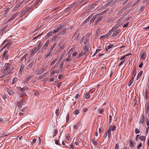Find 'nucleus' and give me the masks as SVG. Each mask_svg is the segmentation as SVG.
<instances>
[{
	"label": "nucleus",
	"mask_w": 149,
	"mask_h": 149,
	"mask_svg": "<svg viewBox=\"0 0 149 149\" xmlns=\"http://www.w3.org/2000/svg\"><path fill=\"white\" fill-rule=\"evenodd\" d=\"M34 60H33L26 67V68L27 69H29L30 68L32 67L33 65L34 64Z\"/></svg>",
	"instance_id": "12"
},
{
	"label": "nucleus",
	"mask_w": 149,
	"mask_h": 149,
	"mask_svg": "<svg viewBox=\"0 0 149 149\" xmlns=\"http://www.w3.org/2000/svg\"><path fill=\"white\" fill-rule=\"evenodd\" d=\"M139 139L141 141H145L146 140V137L145 136H141L140 137Z\"/></svg>",
	"instance_id": "35"
},
{
	"label": "nucleus",
	"mask_w": 149,
	"mask_h": 149,
	"mask_svg": "<svg viewBox=\"0 0 149 149\" xmlns=\"http://www.w3.org/2000/svg\"><path fill=\"white\" fill-rule=\"evenodd\" d=\"M113 46V45H109L106 48V51L107 52L108 50V49H109L111 48Z\"/></svg>",
	"instance_id": "36"
},
{
	"label": "nucleus",
	"mask_w": 149,
	"mask_h": 149,
	"mask_svg": "<svg viewBox=\"0 0 149 149\" xmlns=\"http://www.w3.org/2000/svg\"><path fill=\"white\" fill-rule=\"evenodd\" d=\"M7 91L8 94L10 95H11L14 93L13 91L10 89H8Z\"/></svg>",
	"instance_id": "31"
},
{
	"label": "nucleus",
	"mask_w": 149,
	"mask_h": 149,
	"mask_svg": "<svg viewBox=\"0 0 149 149\" xmlns=\"http://www.w3.org/2000/svg\"><path fill=\"white\" fill-rule=\"evenodd\" d=\"M5 65H6V67L5 69H7V70H11L10 68H12L11 64L9 63H5Z\"/></svg>",
	"instance_id": "10"
},
{
	"label": "nucleus",
	"mask_w": 149,
	"mask_h": 149,
	"mask_svg": "<svg viewBox=\"0 0 149 149\" xmlns=\"http://www.w3.org/2000/svg\"><path fill=\"white\" fill-rule=\"evenodd\" d=\"M8 51H6L3 53L2 57L5 58L6 59H8L9 57V55L7 54Z\"/></svg>",
	"instance_id": "8"
},
{
	"label": "nucleus",
	"mask_w": 149,
	"mask_h": 149,
	"mask_svg": "<svg viewBox=\"0 0 149 149\" xmlns=\"http://www.w3.org/2000/svg\"><path fill=\"white\" fill-rule=\"evenodd\" d=\"M64 62H62L61 63V65H60V69L61 70H62L63 68V65H64Z\"/></svg>",
	"instance_id": "49"
},
{
	"label": "nucleus",
	"mask_w": 149,
	"mask_h": 149,
	"mask_svg": "<svg viewBox=\"0 0 149 149\" xmlns=\"http://www.w3.org/2000/svg\"><path fill=\"white\" fill-rule=\"evenodd\" d=\"M83 56L84 55H83L82 52H81L79 54V55L77 56V57L78 58H79L82 56Z\"/></svg>",
	"instance_id": "55"
},
{
	"label": "nucleus",
	"mask_w": 149,
	"mask_h": 149,
	"mask_svg": "<svg viewBox=\"0 0 149 149\" xmlns=\"http://www.w3.org/2000/svg\"><path fill=\"white\" fill-rule=\"evenodd\" d=\"M128 56V54H127L124 56H123L120 59V60H123V59H125L126 57H127Z\"/></svg>",
	"instance_id": "53"
},
{
	"label": "nucleus",
	"mask_w": 149,
	"mask_h": 149,
	"mask_svg": "<svg viewBox=\"0 0 149 149\" xmlns=\"http://www.w3.org/2000/svg\"><path fill=\"white\" fill-rule=\"evenodd\" d=\"M98 17V15L97 14L94 16L91 20L90 23L91 24L93 22L94 20L97 18Z\"/></svg>",
	"instance_id": "11"
},
{
	"label": "nucleus",
	"mask_w": 149,
	"mask_h": 149,
	"mask_svg": "<svg viewBox=\"0 0 149 149\" xmlns=\"http://www.w3.org/2000/svg\"><path fill=\"white\" fill-rule=\"evenodd\" d=\"M148 91H147V90L146 89V92L145 93V98L146 100H147V99L148 97Z\"/></svg>",
	"instance_id": "61"
},
{
	"label": "nucleus",
	"mask_w": 149,
	"mask_h": 149,
	"mask_svg": "<svg viewBox=\"0 0 149 149\" xmlns=\"http://www.w3.org/2000/svg\"><path fill=\"white\" fill-rule=\"evenodd\" d=\"M144 118V115L142 114L141 117V118L139 122L140 124H143V123Z\"/></svg>",
	"instance_id": "18"
},
{
	"label": "nucleus",
	"mask_w": 149,
	"mask_h": 149,
	"mask_svg": "<svg viewBox=\"0 0 149 149\" xmlns=\"http://www.w3.org/2000/svg\"><path fill=\"white\" fill-rule=\"evenodd\" d=\"M125 62V60H123L118 65V66H120L121 65H123L124 63V62Z\"/></svg>",
	"instance_id": "63"
},
{
	"label": "nucleus",
	"mask_w": 149,
	"mask_h": 149,
	"mask_svg": "<svg viewBox=\"0 0 149 149\" xmlns=\"http://www.w3.org/2000/svg\"><path fill=\"white\" fill-rule=\"evenodd\" d=\"M9 9H6L4 11V14L3 15L4 17L6 16L7 14L9 12Z\"/></svg>",
	"instance_id": "29"
},
{
	"label": "nucleus",
	"mask_w": 149,
	"mask_h": 149,
	"mask_svg": "<svg viewBox=\"0 0 149 149\" xmlns=\"http://www.w3.org/2000/svg\"><path fill=\"white\" fill-rule=\"evenodd\" d=\"M116 128V126L114 125L113 126H110L109 130H110V131H114L115 130Z\"/></svg>",
	"instance_id": "15"
},
{
	"label": "nucleus",
	"mask_w": 149,
	"mask_h": 149,
	"mask_svg": "<svg viewBox=\"0 0 149 149\" xmlns=\"http://www.w3.org/2000/svg\"><path fill=\"white\" fill-rule=\"evenodd\" d=\"M134 81V79H131L129 81L128 84V86H130L132 84L133 82Z\"/></svg>",
	"instance_id": "45"
},
{
	"label": "nucleus",
	"mask_w": 149,
	"mask_h": 149,
	"mask_svg": "<svg viewBox=\"0 0 149 149\" xmlns=\"http://www.w3.org/2000/svg\"><path fill=\"white\" fill-rule=\"evenodd\" d=\"M60 112V110L59 109H56V110L55 113L57 116L59 115V113Z\"/></svg>",
	"instance_id": "43"
},
{
	"label": "nucleus",
	"mask_w": 149,
	"mask_h": 149,
	"mask_svg": "<svg viewBox=\"0 0 149 149\" xmlns=\"http://www.w3.org/2000/svg\"><path fill=\"white\" fill-rule=\"evenodd\" d=\"M66 28L62 29V30L59 33V34L64 35L66 33Z\"/></svg>",
	"instance_id": "13"
},
{
	"label": "nucleus",
	"mask_w": 149,
	"mask_h": 149,
	"mask_svg": "<svg viewBox=\"0 0 149 149\" xmlns=\"http://www.w3.org/2000/svg\"><path fill=\"white\" fill-rule=\"evenodd\" d=\"M73 6H74L73 5H71L70 6L65 9V12H70V10L73 7Z\"/></svg>",
	"instance_id": "16"
},
{
	"label": "nucleus",
	"mask_w": 149,
	"mask_h": 149,
	"mask_svg": "<svg viewBox=\"0 0 149 149\" xmlns=\"http://www.w3.org/2000/svg\"><path fill=\"white\" fill-rule=\"evenodd\" d=\"M22 4V3L21 2L18 5L16 6L14 8V10L18 9L21 6Z\"/></svg>",
	"instance_id": "20"
},
{
	"label": "nucleus",
	"mask_w": 149,
	"mask_h": 149,
	"mask_svg": "<svg viewBox=\"0 0 149 149\" xmlns=\"http://www.w3.org/2000/svg\"><path fill=\"white\" fill-rule=\"evenodd\" d=\"M111 33V32H110L109 31V33H108L107 34H106L104 35V38H108V37H111V36H109L110 35V34L109 33Z\"/></svg>",
	"instance_id": "47"
},
{
	"label": "nucleus",
	"mask_w": 149,
	"mask_h": 149,
	"mask_svg": "<svg viewBox=\"0 0 149 149\" xmlns=\"http://www.w3.org/2000/svg\"><path fill=\"white\" fill-rule=\"evenodd\" d=\"M32 51L31 54V56H33L35 53H36L39 50L37 47H36L34 49H32Z\"/></svg>",
	"instance_id": "9"
},
{
	"label": "nucleus",
	"mask_w": 149,
	"mask_h": 149,
	"mask_svg": "<svg viewBox=\"0 0 149 149\" xmlns=\"http://www.w3.org/2000/svg\"><path fill=\"white\" fill-rule=\"evenodd\" d=\"M92 142L93 143L95 146H97L98 145V144L95 139H92Z\"/></svg>",
	"instance_id": "39"
},
{
	"label": "nucleus",
	"mask_w": 149,
	"mask_h": 149,
	"mask_svg": "<svg viewBox=\"0 0 149 149\" xmlns=\"http://www.w3.org/2000/svg\"><path fill=\"white\" fill-rule=\"evenodd\" d=\"M147 108H146V112H148L147 111L149 110V101L146 104Z\"/></svg>",
	"instance_id": "57"
},
{
	"label": "nucleus",
	"mask_w": 149,
	"mask_h": 149,
	"mask_svg": "<svg viewBox=\"0 0 149 149\" xmlns=\"http://www.w3.org/2000/svg\"><path fill=\"white\" fill-rule=\"evenodd\" d=\"M58 60L57 59V58H55V59H54V60H53L52 62L51 63H50V65L51 66H52V65H53Z\"/></svg>",
	"instance_id": "48"
},
{
	"label": "nucleus",
	"mask_w": 149,
	"mask_h": 149,
	"mask_svg": "<svg viewBox=\"0 0 149 149\" xmlns=\"http://www.w3.org/2000/svg\"><path fill=\"white\" fill-rule=\"evenodd\" d=\"M56 45V44H53V45H52V47L50 49V51H51L52 52V51L53 50V49L55 47Z\"/></svg>",
	"instance_id": "59"
},
{
	"label": "nucleus",
	"mask_w": 149,
	"mask_h": 149,
	"mask_svg": "<svg viewBox=\"0 0 149 149\" xmlns=\"http://www.w3.org/2000/svg\"><path fill=\"white\" fill-rule=\"evenodd\" d=\"M65 47L64 45L60 46L58 49V51L59 52H60L62 50L65 48Z\"/></svg>",
	"instance_id": "32"
},
{
	"label": "nucleus",
	"mask_w": 149,
	"mask_h": 149,
	"mask_svg": "<svg viewBox=\"0 0 149 149\" xmlns=\"http://www.w3.org/2000/svg\"><path fill=\"white\" fill-rule=\"evenodd\" d=\"M32 77V76H30L27 77L25 80L24 82L26 83Z\"/></svg>",
	"instance_id": "33"
},
{
	"label": "nucleus",
	"mask_w": 149,
	"mask_h": 149,
	"mask_svg": "<svg viewBox=\"0 0 149 149\" xmlns=\"http://www.w3.org/2000/svg\"><path fill=\"white\" fill-rule=\"evenodd\" d=\"M53 34L52 31L49 32L47 34L48 37L51 36Z\"/></svg>",
	"instance_id": "54"
},
{
	"label": "nucleus",
	"mask_w": 149,
	"mask_h": 149,
	"mask_svg": "<svg viewBox=\"0 0 149 149\" xmlns=\"http://www.w3.org/2000/svg\"><path fill=\"white\" fill-rule=\"evenodd\" d=\"M12 43L11 42H9L8 43L6 44V46H7V48L8 49H9Z\"/></svg>",
	"instance_id": "40"
},
{
	"label": "nucleus",
	"mask_w": 149,
	"mask_h": 149,
	"mask_svg": "<svg viewBox=\"0 0 149 149\" xmlns=\"http://www.w3.org/2000/svg\"><path fill=\"white\" fill-rule=\"evenodd\" d=\"M146 56V52H144L141 55L140 58L141 60H143L145 58Z\"/></svg>",
	"instance_id": "22"
},
{
	"label": "nucleus",
	"mask_w": 149,
	"mask_h": 149,
	"mask_svg": "<svg viewBox=\"0 0 149 149\" xmlns=\"http://www.w3.org/2000/svg\"><path fill=\"white\" fill-rule=\"evenodd\" d=\"M5 28H2L0 29V34H1L3 32L5 31Z\"/></svg>",
	"instance_id": "58"
},
{
	"label": "nucleus",
	"mask_w": 149,
	"mask_h": 149,
	"mask_svg": "<svg viewBox=\"0 0 149 149\" xmlns=\"http://www.w3.org/2000/svg\"><path fill=\"white\" fill-rule=\"evenodd\" d=\"M26 95V93L23 91H19L18 92V95L20 97H23Z\"/></svg>",
	"instance_id": "6"
},
{
	"label": "nucleus",
	"mask_w": 149,
	"mask_h": 149,
	"mask_svg": "<svg viewBox=\"0 0 149 149\" xmlns=\"http://www.w3.org/2000/svg\"><path fill=\"white\" fill-rule=\"evenodd\" d=\"M125 10V8H122L121 10L119 11L118 12V14H120L122 13Z\"/></svg>",
	"instance_id": "44"
},
{
	"label": "nucleus",
	"mask_w": 149,
	"mask_h": 149,
	"mask_svg": "<svg viewBox=\"0 0 149 149\" xmlns=\"http://www.w3.org/2000/svg\"><path fill=\"white\" fill-rule=\"evenodd\" d=\"M46 67H42L40 70H38V71L37 74L38 75H39L40 74L44 72V71H45L46 69Z\"/></svg>",
	"instance_id": "1"
},
{
	"label": "nucleus",
	"mask_w": 149,
	"mask_h": 149,
	"mask_svg": "<svg viewBox=\"0 0 149 149\" xmlns=\"http://www.w3.org/2000/svg\"><path fill=\"white\" fill-rule=\"evenodd\" d=\"M106 10H104L103 11V12H101V13H100L97 14L98 15V16H99L100 15H103V14L105 13H106Z\"/></svg>",
	"instance_id": "60"
},
{
	"label": "nucleus",
	"mask_w": 149,
	"mask_h": 149,
	"mask_svg": "<svg viewBox=\"0 0 149 149\" xmlns=\"http://www.w3.org/2000/svg\"><path fill=\"white\" fill-rule=\"evenodd\" d=\"M49 44V41H47V42L43 45L42 48V49H45L46 47H47L48 46Z\"/></svg>",
	"instance_id": "23"
},
{
	"label": "nucleus",
	"mask_w": 149,
	"mask_h": 149,
	"mask_svg": "<svg viewBox=\"0 0 149 149\" xmlns=\"http://www.w3.org/2000/svg\"><path fill=\"white\" fill-rule=\"evenodd\" d=\"M31 9L30 7L26 8L23 11H22L21 14V17H22L26 13H27L29 10Z\"/></svg>",
	"instance_id": "5"
},
{
	"label": "nucleus",
	"mask_w": 149,
	"mask_h": 149,
	"mask_svg": "<svg viewBox=\"0 0 149 149\" xmlns=\"http://www.w3.org/2000/svg\"><path fill=\"white\" fill-rule=\"evenodd\" d=\"M61 82H58V81H55L54 82V84L55 85H57V86L58 87H59L61 86Z\"/></svg>",
	"instance_id": "42"
},
{
	"label": "nucleus",
	"mask_w": 149,
	"mask_h": 149,
	"mask_svg": "<svg viewBox=\"0 0 149 149\" xmlns=\"http://www.w3.org/2000/svg\"><path fill=\"white\" fill-rule=\"evenodd\" d=\"M73 37H76L74 40V41L76 42H78L80 38V35L79 33H75L74 34Z\"/></svg>",
	"instance_id": "2"
},
{
	"label": "nucleus",
	"mask_w": 149,
	"mask_h": 149,
	"mask_svg": "<svg viewBox=\"0 0 149 149\" xmlns=\"http://www.w3.org/2000/svg\"><path fill=\"white\" fill-rule=\"evenodd\" d=\"M129 0H119V1H121V3L123 5H125L128 1Z\"/></svg>",
	"instance_id": "24"
},
{
	"label": "nucleus",
	"mask_w": 149,
	"mask_h": 149,
	"mask_svg": "<svg viewBox=\"0 0 149 149\" xmlns=\"http://www.w3.org/2000/svg\"><path fill=\"white\" fill-rule=\"evenodd\" d=\"M24 60V61H25L26 60V58L23 56L19 60V62H21Z\"/></svg>",
	"instance_id": "46"
},
{
	"label": "nucleus",
	"mask_w": 149,
	"mask_h": 149,
	"mask_svg": "<svg viewBox=\"0 0 149 149\" xmlns=\"http://www.w3.org/2000/svg\"><path fill=\"white\" fill-rule=\"evenodd\" d=\"M103 16H101L98 17L96 19L95 21V22L94 24V25H96L98 24L99 23V22L101 21L103 19Z\"/></svg>",
	"instance_id": "4"
},
{
	"label": "nucleus",
	"mask_w": 149,
	"mask_h": 149,
	"mask_svg": "<svg viewBox=\"0 0 149 149\" xmlns=\"http://www.w3.org/2000/svg\"><path fill=\"white\" fill-rule=\"evenodd\" d=\"M118 27V25H116L114 26L112 28V29L109 31L110 32H111L113 30H115Z\"/></svg>",
	"instance_id": "27"
},
{
	"label": "nucleus",
	"mask_w": 149,
	"mask_h": 149,
	"mask_svg": "<svg viewBox=\"0 0 149 149\" xmlns=\"http://www.w3.org/2000/svg\"><path fill=\"white\" fill-rule=\"evenodd\" d=\"M59 73V72L57 70L53 71L50 74V77H52L53 76V75L55 74V73Z\"/></svg>",
	"instance_id": "38"
},
{
	"label": "nucleus",
	"mask_w": 149,
	"mask_h": 149,
	"mask_svg": "<svg viewBox=\"0 0 149 149\" xmlns=\"http://www.w3.org/2000/svg\"><path fill=\"white\" fill-rule=\"evenodd\" d=\"M62 27V26H61V25H60V27H58V28L56 30H54L53 32L52 33H53V34H54L58 32L61 29Z\"/></svg>",
	"instance_id": "14"
},
{
	"label": "nucleus",
	"mask_w": 149,
	"mask_h": 149,
	"mask_svg": "<svg viewBox=\"0 0 149 149\" xmlns=\"http://www.w3.org/2000/svg\"><path fill=\"white\" fill-rule=\"evenodd\" d=\"M107 134L108 133V137L109 138H110L111 136V132L110 130H108L107 132Z\"/></svg>",
	"instance_id": "52"
},
{
	"label": "nucleus",
	"mask_w": 149,
	"mask_h": 149,
	"mask_svg": "<svg viewBox=\"0 0 149 149\" xmlns=\"http://www.w3.org/2000/svg\"><path fill=\"white\" fill-rule=\"evenodd\" d=\"M98 3L97 1H96L95 2V3H93V4H91L90 6V7L91 8V9H93L95 7L94 6H96L97 5V3Z\"/></svg>",
	"instance_id": "25"
},
{
	"label": "nucleus",
	"mask_w": 149,
	"mask_h": 149,
	"mask_svg": "<svg viewBox=\"0 0 149 149\" xmlns=\"http://www.w3.org/2000/svg\"><path fill=\"white\" fill-rule=\"evenodd\" d=\"M18 80V79L17 77H14L12 80V84L13 85Z\"/></svg>",
	"instance_id": "30"
},
{
	"label": "nucleus",
	"mask_w": 149,
	"mask_h": 149,
	"mask_svg": "<svg viewBox=\"0 0 149 149\" xmlns=\"http://www.w3.org/2000/svg\"><path fill=\"white\" fill-rule=\"evenodd\" d=\"M24 65L23 64L20 67L19 73L20 74H21V73L23 71L24 69Z\"/></svg>",
	"instance_id": "19"
},
{
	"label": "nucleus",
	"mask_w": 149,
	"mask_h": 149,
	"mask_svg": "<svg viewBox=\"0 0 149 149\" xmlns=\"http://www.w3.org/2000/svg\"><path fill=\"white\" fill-rule=\"evenodd\" d=\"M72 60V58L70 57V56L69 54L67 58L66 59V61L67 62H69Z\"/></svg>",
	"instance_id": "21"
},
{
	"label": "nucleus",
	"mask_w": 149,
	"mask_h": 149,
	"mask_svg": "<svg viewBox=\"0 0 149 149\" xmlns=\"http://www.w3.org/2000/svg\"><path fill=\"white\" fill-rule=\"evenodd\" d=\"M57 132H58L57 130V129H55L54 130V133H53L54 134V135L53 136V137H54L55 136Z\"/></svg>",
	"instance_id": "51"
},
{
	"label": "nucleus",
	"mask_w": 149,
	"mask_h": 149,
	"mask_svg": "<svg viewBox=\"0 0 149 149\" xmlns=\"http://www.w3.org/2000/svg\"><path fill=\"white\" fill-rule=\"evenodd\" d=\"M23 102L22 100L20 101L19 102H18L17 104L18 106L20 108H21L22 107L23 105Z\"/></svg>",
	"instance_id": "26"
},
{
	"label": "nucleus",
	"mask_w": 149,
	"mask_h": 149,
	"mask_svg": "<svg viewBox=\"0 0 149 149\" xmlns=\"http://www.w3.org/2000/svg\"><path fill=\"white\" fill-rule=\"evenodd\" d=\"M20 88L21 89V90L20 91H25V90H26L28 88L26 87H24L23 88H22L21 87H20Z\"/></svg>",
	"instance_id": "56"
},
{
	"label": "nucleus",
	"mask_w": 149,
	"mask_h": 149,
	"mask_svg": "<svg viewBox=\"0 0 149 149\" xmlns=\"http://www.w3.org/2000/svg\"><path fill=\"white\" fill-rule=\"evenodd\" d=\"M90 95L89 92H87L85 95V98L87 99L89 98Z\"/></svg>",
	"instance_id": "41"
},
{
	"label": "nucleus",
	"mask_w": 149,
	"mask_h": 149,
	"mask_svg": "<svg viewBox=\"0 0 149 149\" xmlns=\"http://www.w3.org/2000/svg\"><path fill=\"white\" fill-rule=\"evenodd\" d=\"M52 53V52L49 51V53L48 54L45 56V59L47 58L48 56H49Z\"/></svg>",
	"instance_id": "62"
},
{
	"label": "nucleus",
	"mask_w": 149,
	"mask_h": 149,
	"mask_svg": "<svg viewBox=\"0 0 149 149\" xmlns=\"http://www.w3.org/2000/svg\"><path fill=\"white\" fill-rule=\"evenodd\" d=\"M120 31V30L119 29L115 31V33L112 35L111 37H113L116 36L117 35V34L119 33Z\"/></svg>",
	"instance_id": "17"
},
{
	"label": "nucleus",
	"mask_w": 149,
	"mask_h": 149,
	"mask_svg": "<svg viewBox=\"0 0 149 149\" xmlns=\"http://www.w3.org/2000/svg\"><path fill=\"white\" fill-rule=\"evenodd\" d=\"M10 70L5 69L3 71V77L8 75L10 73Z\"/></svg>",
	"instance_id": "3"
},
{
	"label": "nucleus",
	"mask_w": 149,
	"mask_h": 149,
	"mask_svg": "<svg viewBox=\"0 0 149 149\" xmlns=\"http://www.w3.org/2000/svg\"><path fill=\"white\" fill-rule=\"evenodd\" d=\"M89 49V45H86L85 46L84 48V49L85 51H87Z\"/></svg>",
	"instance_id": "50"
},
{
	"label": "nucleus",
	"mask_w": 149,
	"mask_h": 149,
	"mask_svg": "<svg viewBox=\"0 0 149 149\" xmlns=\"http://www.w3.org/2000/svg\"><path fill=\"white\" fill-rule=\"evenodd\" d=\"M134 146V144L133 143V141L130 140V144L129 146L131 148H132Z\"/></svg>",
	"instance_id": "28"
},
{
	"label": "nucleus",
	"mask_w": 149,
	"mask_h": 149,
	"mask_svg": "<svg viewBox=\"0 0 149 149\" xmlns=\"http://www.w3.org/2000/svg\"><path fill=\"white\" fill-rule=\"evenodd\" d=\"M143 73V71H141L138 74L137 77V79L136 80H138L140 77L142 75V73Z\"/></svg>",
	"instance_id": "34"
},
{
	"label": "nucleus",
	"mask_w": 149,
	"mask_h": 149,
	"mask_svg": "<svg viewBox=\"0 0 149 149\" xmlns=\"http://www.w3.org/2000/svg\"><path fill=\"white\" fill-rule=\"evenodd\" d=\"M79 113V111L78 110H76L74 111V114L75 115H77Z\"/></svg>",
	"instance_id": "64"
},
{
	"label": "nucleus",
	"mask_w": 149,
	"mask_h": 149,
	"mask_svg": "<svg viewBox=\"0 0 149 149\" xmlns=\"http://www.w3.org/2000/svg\"><path fill=\"white\" fill-rule=\"evenodd\" d=\"M132 72V78L134 79L135 77L136 76V68L135 67H134V68L133 69Z\"/></svg>",
	"instance_id": "7"
},
{
	"label": "nucleus",
	"mask_w": 149,
	"mask_h": 149,
	"mask_svg": "<svg viewBox=\"0 0 149 149\" xmlns=\"http://www.w3.org/2000/svg\"><path fill=\"white\" fill-rule=\"evenodd\" d=\"M89 36H88V37L86 38L85 39L84 42V45L86 44L88 42L89 40V39L88 38Z\"/></svg>",
	"instance_id": "37"
}]
</instances>
